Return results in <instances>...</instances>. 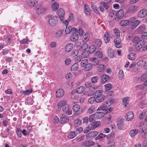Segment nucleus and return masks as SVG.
Segmentation results:
<instances>
[{"mask_svg": "<svg viewBox=\"0 0 147 147\" xmlns=\"http://www.w3.org/2000/svg\"><path fill=\"white\" fill-rule=\"evenodd\" d=\"M48 22L49 24L52 26H55L58 23L57 17L55 16L51 17L49 20Z\"/></svg>", "mask_w": 147, "mask_h": 147, "instance_id": "obj_1", "label": "nucleus"}, {"mask_svg": "<svg viewBox=\"0 0 147 147\" xmlns=\"http://www.w3.org/2000/svg\"><path fill=\"white\" fill-rule=\"evenodd\" d=\"M124 119L122 118H119L117 121V125L118 129L122 130L124 126Z\"/></svg>", "mask_w": 147, "mask_h": 147, "instance_id": "obj_2", "label": "nucleus"}, {"mask_svg": "<svg viewBox=\"0 0 147 147\" xmlns=\"http://www.w3.org/2000/svg\"><path fill=\"white\" fill-rule=\"evenodd\" d=\"M57 14L59 16L61 21H63L64 20L65 16V12L63 9H59L57 11Z\"/></svg>", "mask_w": 147, "mask_h": 147, "instance_id": "obj_3", "label": "nucleus"}, {"mask_svg": "<svg viewBox=\"0 0 147 147\" xmlns=\"http://www.w3.org/2000/svg\"><path fill=\"white\" fill-rule=\"evenodd\" d=\"M62 110L68 115H71L72 113V111L70 107L67 105L66 104L63 107Z\"/></svg>", "mask_w": 147, "mask_h": 147, "instance_id": "obj_4", "label": "nucleus"}, {"mask_svg": "<svg viewBox=\"0 0 147 147\" xmlns=\"http://www.w3.org/2000/svg\"><path fill=\"white\" fill-rule=\"evenodd\" d=\"M69 119V117L65 116L63 114L61 115L60 118V122L61 123H65L68 122Z\"/></svg>", "mask_w": 147, "mask_h": 147, "instance_id": "obj_5", "label": "nucleus"}, {"mask_svg": "<svg viewBox=\"0 0 147 147\" xmlns=\"http://www.w3.org/2000/svg\"><path fill=\"white\" fill-rule=\"evenodd\" d=\"M82 144L86 147L91 146L94 144V143L92 140L84 141L82 143Z\"/></svg>", "mask_w": 147, "mask_h": 147, "instance_id": "obj_6", "label": "nucleus"}, {"mask_svg": "<svg viewBox=\"0 0 147 147\" xmlns=\"http://www.w3.org/2000/svg\"><path fill=\"white\" fill-rule=\"evenodd\" d=\"M64 91L61 89H58L56 92V96L57 98H60L63 96L64 94Z\"/></svg>", "mask_w": 147, "mask_h": 147, "instance_id": "obj_7", "label": "nucleus"}, {"mask_svg": "<svg viewBox=\"0 0 147 147\" xmlns=\"http://www.w3.org/2000/svg\"><path fill=\"white\" fill-rule=\"evenodd\" d=\"M47 9L42 5H40L36 9V12L38 14L42 13Z\"/></svg>", "mask_w": 147, "mask_h": 147, "instance_id": "obj_8", "label": "nucleus"}, {"mask_svg": "<svg viewBox=\"0 0 147 147\" xmlns=\"http://www.w3.org/2000/svg\"><path fill=\"white\" fill-rule=\"evenodd\" d=\"M138 7L135 5H132L129 8L128 11L130 13H134L136 12L138 9Z\"/></svg>", "mask_w": 147, "mask_h": 147, "instance_id": "obj_9", "label": "nucleus"}, {"mask_svg": "<svg viewBox=\"0 0 147 147\" xmlns=\"http://www.w3.org/2000/svg\"><path fill=\"white\" fill-rule=\"evenodd\" d=\"M109 4V1H102L100 2V5L106 10L108 9H109L110 7Z\"/></svg>", "mask_w": 147, "mask_h": 147, "instance_id": "obj_10", "label": "nucleus"}, {"mask_svg": "<svg viewBox=\"0 0 147 147\" xmlns=\"http://www.w3.org/2000/svg\"><path fill=\"white\" fill-rule=\"evenodd\" d=\"M98 135V132L96 131H93L89 133L86 135V137L89 138H94Z\"/></svg>", "mask_w": 147, "mask_h": 147, "instance_id": "obj_11", "label": "nucleus"}, {"mask_svg": "<svg viewBox=\"0 0 147 147\" xmlns=\"http://www.w3.org/2000/svg\"><path fill=\"white\" fill-rule=\"evenodd\" d=\"M134 117V114L132 112H128L125 116L126 119L127 121H130Z\"/></svg>", "mask_w": 147, "mask_h": 147, "instance_id": "obj_12", "label": "nucleus"}, {"mask_svg": "<svg viewBox=\"0 0 147 147\" xmlns=\"http://www.w3.org/2000/svg\"><path fill=\"white\" fill-rule=\"evenodd\" d=\"M116 51L115 50H112L111 49L109 48L108 49V56L110 58L113 57L114 56V54Z\"/></svg>", "mask_w": 147, "mask_h": 147, "instance_id": "obj_13", "label": "nucleus"}, {"mask_svg": "<svg viewBox=\"0 0 147 147\" xmlns=\"http://www.w3.org/2000/svg\"><path fill=\"white\" fill-rule=\"evenodd\" d=\"M101 122L100 121H97L95 122H93L92 124H90L91 125V127L92 129L93 130L95 128L99 126L100 125Z\"/></svg>", "mask_w": 147, "mask_h": 147, "instance_id": "obj_14", "label": "nucleus"}, {"mask_svg": "<svg viewBox=\"0 0 147 147\" xmlns=\"http://www.w3.org/2000/svg\"><path fill=\"white\" fill-rule=\"evenodd\" d=\"M113 101L112 100H109L105 102L101 106V107H102L101 109L104 110L105 109V108L106 107L110 106L113 103Z\"/></svg>", "mask_w": 147, "mask_h": 147, "instance_id": "obj_15", "label": "nucleus"}, {"mask_svg": "<svg viewBox=\"0 0 147 147\" xmlns=\"http://www.w3.org/2000/svg\"><path fill=\"white\" fill-rule=\"evenodd\" d=\"M147 14V11L145 9H143L139 12L138 16L140 18H143L146 16Z\"/></svg>", "mask_w": 147, "mask_h": 147, "instance_id": "obj_16", "label": "nucleus"}, {"mask_svg": "<svg viewBox=\"0 0 147 147\" xmlns=\"http://www.w3.org/2000/svg\"><path fill=\"white\" fill-rule=\"evenodd\" d=\"M116 15L117 18L121 19L124 15V12L122 10H120L116 12Z\"/></svg>", "mask_w": 147, "mask_h": 147, "instance_id": "obj_17", "label": "nucleus"}, {"mask_svg": "<svg viewBox=\"0 0 147 147\" xmlns=\"http://www.w3.org/2000/svg\"><path fill=\"white\" fill-rule=\"evenodd\" d=\"M94 114L95 116V119H100L103 117L105 114L103 112H98Z\"/></svg>", "mask_w": 147, "mask_h": 147, "instance_id": "obj_18", "label": "nucleus"}, {"mask_svg": "<svg viewBox=\"0 0 147 147\" xmlns=\"http://www.w3.org/2000/svg\"><path fill=\"white\" fill-rule=\"evenodd\" d=\"M73 47V44L71 43H69L66 45L65 47V51L67 52H69L72 50Z\"/></svg>", "mask_w": 147, "mask_h": 147, "instance_id": "obj_19", "label": "nucleus"}, {"mask_svg": "<svg viewBox=\"0 0 147 147\" xmlns=\"http://www.w3.org/2000/svg\"><path fill=\"white\" fill-rule=\"evenodd\" d=\"M140 22V21L138 20H136L132 22L130 24L131 25V28L133 29L136 28Z\"/></svg>", "mask_w": 147, "mask_h": 147, "instance_id": "obj_20", "label": "nucleus"}, {"mask_svg": "<svg viewBox=\"0 0 147 147\" xmlns=\"http://www.w3.org/2000/svg\"><path fill=\"white\" fill-rule=\"evenodd\" d=\"M121 42V40L119 38H117L115 40L114 43L117 48H120L121 47V45L120 44Z\"/></svg>", "mask_w": 147, "mask_h": 147, "instance_id": "obj_21", "label": "nucleus"}, {"mask_svg": "<svg viewBox=\"0 0 147 147\" xmlns=\"http://www.w3.org/2000/svg\"><path fill=\"white\" fill-rule=\"evenodd\" d=\"M130 23V21L128 20H122L120 22V25L121 26L128 25Z\"/></svg>", "mask_w": 147, "mask_h": 147, "instance_id": "obj_22", "label": "nucleus"}, {"mask_svg": "<svg viewBox=\"0 0 147 147\" xmlns=\"http://www.w3.org/2000/svg\"><path fill=\"white\" fill-rule=\"evenodd\" d=\"M78 35L77 34L74 33L71 36L70 39V40L72 42H76L78 39Z\"/></svg>", "mask_w": 147, "mask_h": 147, "instance_id": "obj_23", "label": "nucleus"}, {"mask_svg": "<svg viewBox=\"0 0 147 147\" xmlns=\"http://www.w3.org/2000/svg\"><path fill=\"white\" fill-rule=\"evenodd\" d=\"M90 61L93 63V65H96L99 63L98 60L96 57H92L90 59Z\"/></svg>", "mask_w": 147, "mask_h": 147, "instance_id": "obj_24", "label": "nucleus"}, {"mask_svg": "<svg viewBox=\"0 0 147 147\" xmlns=\"http://www.w3.org/2000/svg\"><path fill=\"white\" fill-rule=\"evenodd\" d=\"M104 40L106 43L108 42L110 40V36L108 32H106L104 35Z\"/></svg>", "mask_w": 147, "mask_h": 147, "instance_id": "obj_25", "label": "nucleus"}, {"mask_svg": "<svg viewBox=\"0 0 147 147\" xmlns=\"http://www.w3.org/2000/svg\"><path fill=\"white\" fill-rule=\"evenodd\" d=\"M84 12L85 14L88 16L90 15L91 14L90 9L87 5H85Z\"/></svg>", "mask_w": 147, "mask_h": 147, "instance_id": "obj_26", "label": "nucleus"}, {"mask_svg": "<svg viewBox=\"0 0 147 147\" xmlns=\"http://www.w3.org/2000/svg\"><path fill=\"white\" fill-rule=\"evenodd\" d=\"M59 7V4L57 2L53 3L51 6V8L53 11H56Z\"/></svg>", "mask_w": 147, "mask_h": 147, "instance_id": "obj_27", "label": "nucleus"}, {"mask_svg": "<svg viewBox=\"0 0 147 147\" xmlns=\"http://www.w3.org/2000/svg\"><path fill=\"white\" fill-rule=\"evenodd\" d=\"M109 76L106 74H104L102 76V82L104 83L107 81L109 79Z\"/></svg>", "mask_w": 147, "mask_h": 147, "instance_id": "obj_28", "label": "nucleus"}, {"mask_svg": "<svg viewBox=\"0 0 147 147\" xmlns=\"http://www.w3.org/2000/svg\"><path fill=\"white\" fill-rule=\"evenodd\" d=\"M105 98V96L104 95H100V96H98V97H96V102H100L104 100Z\"/></svg>", "mask_w": 147, "mask_h": 147, "instance_id": "obj_29", "label": "nucleus"}, {"mask_svg": "<svg viewBox=\"0 0 147 147\" xmlns=\"http://www.w3.org/2000/svg\"><path fill=\"white\" fill-rule=\"evenodd\" d=\"M64 32L63 30H59L56 32L55 34V36L57 38H59L63 34Z\"/></svg>", "mask_w": 147, "mask_h": 147, "instance_id": "obj_30", "label": "nucleus"}, {"mask_svg": "<svg viewBox=\"0 0 147 147\" xmlns=\"http://www.w3.org/2000/svg\"><path fill=\"white\" fill-rule=\"evenodd\" d=\"M76 133L75 131H71L69 134L68 138L69 139H72L77 136Z\"/></svg>", "mask_w": 147, "mask_h": 147, "instance_id": "obj_31", "label": "nucleus"}, {"mask_svg": "<svg viewBox=\"0 0 147 147\" xmlns=\"http://www.w3.org/2000/svg\"><path fill=\"white\" fill-rule=\"evenodd\" d=\"M146 64V62L144 59L140 60L137 63V65L138 66H144V67Z\"/></svg>", "mask_w": 147, "mask_h": 147, "instance_id": "obj_32", "label": "nucleus"}, {"mask_svg": "<svg viewBox=\"0 0 147 147\" xmlns=\"http://www.w3.org/2000/svg\"><path fill=\"white\" fill-rule=\"evenodd\" d=\"M95 106L94 105H92L88 109L87 112L89 114L92 113L95 111Z\"/></svg>", "mask_w": 147, "mask_h": 147, "instance_id": "obj_33", "label": "nucleus"}, {"mask_svg": "<svg viewBox=\"0 0 147 147\" xmlns=\"http://www.w3.org/2000/svg\"><path fill=\"white\" fill-rule=\"evenodd\" d=\"M85 88L83 86H81L76 89V92L79 94L82 93L84 90Z\"/></svg>", "mask_w": 147, "mask_h": 147, "instance_id": "obj_34", "label": "nucleus"}, {"mask_svg": "<svg viewBox=\"0 0 147 147\" xmlns=\"http://www.w3.org/2000/svg\"><path fill=\"white\" fill-rule=\"evenodd\" d=\"M78 68V64L77 63H75L71 66V71H76Z\"/></svg>", "mask_w": 147, "mask_h": 147, "instance_id": "obj_35", "label": "nucleus"}, {"mask_svg": "<svg viewBox=\"0 0 147 147\" xmlns=\"http://www.w3.org/2000/svg\"><path fill=\"white\" fill-rule=\"evenodd\" d=\"M37 3V1L34 0H31L29 1L28 3L29 6L31 7L34 6Z\"/></svg>", "mask_w": 147, "mask_h": 147, "instance_id": "obj_36", "label": "nucleus"}, {"mask_svg": "<svg viewBox=\"0 0 147 147\" xmlns=\"http://www.w3.org/2000/svg\"><path fill=\"white\" fill-rule=\"evenodd\" d=\"M138 132V130L137 129H133L131 130L130 133V136L131 137H133L136 135L137 134Z\"/></svg>", "mask_w": 147, "mask_h": 147, "instance_id": "obj_37", "label": "nucleus"}, {"mask_svg": "<svg viewBox=\"0 0 147 147\" xmlns=\"http://www.w3.org/2000/svg\"><path fill=\"white\" fill-rule=\"evenodd\" d=\"M129 98L128 97H126L123 98L122 102L123 104L125 107H126L129 102Z\"/></svg>", "mask_w": 147, "mask_h": 147, "instance_id": "obj_38", "label": "nucleus"}, {"mask_svg": "<svg viewBox=\"0 0 147 147\" xmlns=\"http://www.w3.org/2000/svg\"><path fill=\"white\" fill-rule=\"evenodd\" d=\"M93 66V64L92 63H88L85 67V69L86 71H89L92 69Z\"/></svg>", "mask_w": 147, "mask_h": 147, "instance_id": "obj_39", "label": "nucleus"}, {"mask_svg": "<svg viewBox=\"0 0 147 147\" xmlns=\"http://www.w3.org/2000/svg\"><path fill=\"white\" fill-rule=\"evenodd\" d=\"M81 123V120L79 119H77L74 122V126L75 127H78L80 125Z\"/></svg>", "mask_w": 147, "mask_h": 147, "instance_id": "obj_40", "label": "nucleus"}, {"mask_svg": "<svg viewBox=\"0 0 147 147\" xmlns=\"http://www.w3.org/2000/svg\"><path fill=\"white\" fill-rule=\"evenodd\" d=\"M96 49V47L94 45H92L90 47L88 51L89 53H92L94 52Z\"/></svg>", "mask_w": 147, "mask_h": 147, "instance_id": "obj_41", "label": "nucleus"}, {"mask_svg": "<svg viewBox=\"0 0 147 147\" xmlns=\"http://www.w3.org/2000/svg\"><path fill=\"white\" fill-rule=\"evenodd\" d=\"M105 68V66L104 65L100 64L98 66V70L100 72L104 71Z\"/></svg>", "mask_w": 147, "mask_h": 147, "instance_id": "obj_42", "label": "nucleus"}, {"mask_svg": "<svg viewBox=\"0 0 147 147\" xmlns=\"http://www.w3.org/2000/svg\"><path fill=\"white\" fill-rule=\"evenodd\" d=\"M107 143L108 144H112L111 146H110L109 147H115V146L114 145L115 142L113 138H111L108 141Z\"/></svg>", "mask_w": 147, "mask_h": 147, "instance_id": "obj_43", "label": "nucleus"}, {"mask_svg": "<svg viewBox=\"0 0 147 147\" xmlns=\"http://www.w3.org/2000/svg\"><path fill=\"white\" fill-rule=\"evenodd\" d=\"M66 105V101L65 100H62L59 102L57 105L59 107L61 108L62 107H63V106Z\"/></svg>", "mask_w": 147, "mask_h": 147, "instance_id": "obj_44", "label": "nucleus"}, {"mask_svg": "<svg viewBox=\"0 0 147 147\" xmlns=\"http://www.w3.org/2000/svg\"><path fill=\"white\" fill-rule=\"evenodd\" d=\"M80 109V106L78 104H76L74 105L73 107V109L74 111L75 112H77Z\"/></svg>", "mask_w": 147, "mask_h": 147, "instance_id": "obj_45", "label": "nucleus"}, {"mask_svg": "<svg viewBox=\"0 0 147 147\" xmlns=\"http://www.w3.org/2000/svg\"><path fill=\"white\" fill-rule=\"evenodd\" d=\"M71 27L70 26H67L65 30V32L66 34L70 33L71 31Z\"/></svg>", "mask_w": 147, "mask_h": 147, "instance_id": "obj_46", "label": "nucleus"}, {"mask_svg": "<svg viewBox=\"0 0 147 147\" xmlns=\"http://www.w3.org/2000/svg\"><path fill=\"white\" fill-rule=\"evenodd\" d=\"M88 63V61L87 59H84L82 60L81 63V65L82 67H85Z\"/></svg>", "mask_w": 147, "mask_h": 147, "instance_id": "obj_47", "label": "nucleus"}, {"mask_svg": "<svg viewBox=\"0 0 147 147\" xmlns=\"http://www.w3.org/2000/svg\"><path fill=\"white\" fill-rule=\"evenodd\" d=\"M140 40V38L139 37L135 36L134 37L132 41L134 43L137 44V43H139Z\"/></svg>", "mask_w": 147, "mask_h": 147, "instance_id": "obj_48", "label": "nucleus"}, {"mask_svg": "<svg viewBox=\"0 0 147 147\" xmlns=\"http://www.w3.org/2000/svg\"><path fill=\"white\" fill-rule=\"evenodd\" d=\"M128 59L133 60L135 58V54L134 53H131L128 55Z\"/></svg>", "mask_w": 147, "mask_h": 147, "instance_id": "obj_49", "label": "nucleus"}, {"mask_svg": "<svg viewBox=\"0 0 147 147\" xmlns=\"http://www.w3.org/2000/svg\"><path fill=\"white\" fill-rule=\"evenodd\" d=\"M84 40L85 42L88 41L90 38L89 34L88 33L86 34L83 36Z\"/></svg>", "mask_w": 147, "mask_h": 147, "instance_id": "obj_50", "label": "nucleus"}, {"mask_svg": "<svg viewBox=\"0 0 147 147\" xmlns=\"http://www.w3.org/2000/svg\"><path fill=\"white\" fill-rule=\"evenodd\" d=\"M95 44L98 47H100L102 44V41L99 39H96L95 41Z\"/></svg>", "mask_w": 147, "mask_h": 147, "instance_id": "obj_51", "label": "nucleus"}, {"mask_svg": "<svg viewBox=\"0 0 147 147\" xmlns=\"http://www.w3.org/2000/svg\"><path fill=\"white\" fill-rule=\"evenodd\" d=\"M88 44L86 43H84L81 45V47L83 50H85L88 47Z\"/></svg>", "mask_w": 147, "mask_h": 147, "instance_id": "obj_52", "label": "nucleus"}, {"mask_svg": "<svg viewBox=\"0 0 147 147\" xmlns=\"http://www.w3.org/2000/svg\"><path fill=\"white\" fill-rule=\"evenodd\" d=\"M112 87L111 85L110 84H108L105 85V90L106 91H109Z\"/></svg>", "mask_w": 147, "mask_h": 147, "instance_id": "obj_53", "label": "nucleus"}, {"mask_svg": "<svg viewBox=\"0 0 147 147\" xmlns=\"http://www.w3.org/2000/svg\"><path fill=\"white\" fill-rule=\"evenodd\" d=\"M102 92L100 90L97 91L95 92V95L96 97L100 96V95H104L102 94Z\"/></svg>", "mask_w": 147, "mask_h": 147, "instance_id": "obj_54", "label": "nucleus"}, {"mask_svg": "<svg viewBox=\"0 0 147 147\" xmlns=\"http://www.w3.org/2000/svg\"><path fill=\"white\" fill-rule=\"evenodd\" d=\"M96 101V99L94 97H92L90 98L88 100V102L90 104H93L95 101Z\"/></svg>", "mask_w": 147, "mask_h": 147, "instance_id": "obj_55", "label": "nucleus"}, {"mask_svg": "<svg viewBox=\"0 0 147 147\" xmlns=\"http://www.w3.org/2000/svg\"><path fill=\"white\" fill-rule=\"evenodd\" d=\"M32 91V89L27 90L23 91V94L24 95H28L31 94Z\"/></svg>", "mask_w": 147, "mask_h": 147, "instance_id": "obj_56", "label": "nucleus"}, {"mask_svg": "<svg viewBox=\"0 0 147 147\" xmlns=\"http://www.w3.org/2000/svg\"><path fill=\"white\" fill-rule=\"evenodd\" d=\"M114 32L115 35L117 37H119L120 35V31L117 28H115L114 30Z\"/></svg>", "mask_w": 147, "mask_h": 147, "instance_id": "obj_57", "label": "nucleus"}, {"mask_svg": "<svg viewBox=\"0 0 147 147\" xmlns=\"http://www.w3.org/2000/svg\"><path fill=\"white\" fill-rule=\"evenodd\" d=\"M146 28V26L145 25L143 24L140 26L139 27H138V29L140 31H142L145 30Z\"/></svg>", "mask_w": 147, "mask_h": 147, "instance_id": "obj_58", "label": "nucleus"}, {"mask_svg": "<svg viewBox=\"0 0 147 147\" xmlns=\"http://www.w3.org/2000/svg\"><path fill=\"white\" fill-rule=\"evenodd\" d=\"M83 130V129L82 127H80L76 129L74 131L76 133V134L77 135L78 134L82 132Z\"/></svg>", "mask_w": 147, "mask_h": 147, "instance_id": "obj_59", "label": "nucleus"}, {"mask_svg": "<svg viewBox=\"0 0 147 147\" xmlns=\"http://www.w3.org/2000/svg\"><path fill=\"white\" fill-rule=\"evenodd\" d=\"M29 41L28 39L24 38L20 40V43L21 44H27L28 42Z\"/></svg>", "mask_w": 147, "mask_h": 147, "instance_id": "obj_60", "label": "nucleus"}, {"mask_svg": "<svg viewBox=\"0 0 147 147\" xmlns=\"http://www.w3.org/2000/svg\"><path fill=\"white\" fill-rule=\"evenodd\" d=\"M144 85H138L136 86L135 88L138 90L140 89L143 90L144 89Z\"/></svg>", "mask_w": 147, "mask_h": 147, "instance_id": "obj_61", "label": "nucleus"}, {"mask_svg": "<svg viewBox=\"0 0 147 147\" xmlns=\"http://www.w3.org/2000/svg\"><path fill=\"white\" fill-rule=\"evenodd\" d=\"M91 129H92L91 127L90 126H88L84 129L83 132L84 133L86 134Z\"/></svg>", "mask_w": 147, "mask_h": 147, "instance_id": "obj_62", "label": "nucleus"}, {"mask_svg": "<svg viewBox=\"0 0 147 147\" xmlns=\"http://www.w3.org/2000/svg\"><path fill=\"white\" fill-rule=\"evenodd\" d=\"M95 56L99 58H100L102 56V53L100 51H97L96 53Z\"/></svg>", "mask_w": 147, "mask_h": 147, "instance_id": "obj_63", "label": "nucleus"}, {"mask_svg": "<svg viewBox=\"0 0 147 147\" xmlns=\"http://www.w3.org/2000/svg\"><path fill=\"white\" fill-rule=\"evenodd\" d=\"M142 39H147V32H144L142 33Z\"/></svg>", "mask_w": 147, "mask_h": 147, "instance_id": "obj_64", "label": "nucleus"}]
</instances>
